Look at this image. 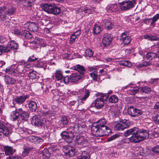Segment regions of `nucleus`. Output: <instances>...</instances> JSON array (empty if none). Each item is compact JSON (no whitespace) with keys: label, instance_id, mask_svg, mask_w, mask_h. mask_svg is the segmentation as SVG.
<instances>
[{"label":"nucleus","instance_id":"obj_1","mask_svg":"<svg viewBox=\"0 0 159 159\" xmlns=\"http://www.w3.org/2000/svg\"><path fill=\"white\" fill-rule=\"evenodd\" d=\"M106 120L104 118H101L91 127L92 133L98 137H102L107 135L110 132V129L105 125Z\"/></svg>","mask_w":159,"mask_h":159},{"label":"nucleus","instance_id":"obj_2","mask_svg":"<svg viewBox=\"0 0 159 159\" xmlns=\"http://www.w3.org/2000/svg\"><path fill=\"white\" fill-rule=\"evenodd\" d=\"M74 94L78 95L77 101L79 104L81 105L85 103L89 96L90 92L88 89L83 88L79 90L78 92H75Z\"/></svg>","mask_w":159,"mask_h":159},{"label":"nucleus","instance_id":"obj_3","mask_svg":"<svg viewBox=\"0 0 159 159\" xmlns=\"http://www.w3.org/2000/svg\"><path fill=\"white\" fill-rule=\"evenodd\" d=\"M42 9L48 13L56 15L59 13L61 9L60 8L56 7L52 3L51 4H44L42 6Z\"/></svg>","mask_w":159,"mask_h":159},{"label":"nucleus","instance_id":"obj_4","mask_svg":"<svg viewBox=\"0 0 159 159\" xmlns=\"http://www.w3.org/2000/svg\"><path fill=\"white\" fill-rule=\"evenodd\" d=\"M128 133L132 134L137 133L140 141L148 138L149 137V134L147 130L143 129L139 130L136 127L131 129Z\"/></svg>","mask_w":159,"mask_h":159},{"label":"nucleus","instance_id":"obj_5","mask_svg":"<svg viewBox=\"0 0 159 159\" xmlns=\"http://www.w3.org/2000/svg\"><path fill=\"white\" fill-rule=\"evenodd\" d=\"M75 142L80 148L86 147L89 144L87 138L84 136L79 135L76 137Z\"/></svg>","mask_w":159,"mask_h":159},{"label":"nucleus","instance_id":"obj_6","mask_svg":"<svg viewBox=\"0 0 159 159\" xmlns=\"http://www.w3.org/2000/svg\"><path fill=\"white\" fill-rule=\"evenodd\" d=\"M135 0H125L121 2H119L120 9L122 10H127L134 7L136 4Z\"/></svg>","mask_w":159,"mask_h":159},{"label":"nucleus","instance_id":"obj_7","mask_svg":"<svg viewBox=\"0 0 159 159\" xmlns=\"http://www.w3.org/2000/svg\"><path fill=\"white\" fill-rule=\"evenodd\" d=\"M108 97L107 94H102L101 98L96 99L93 102V106L98 109L102 108L104 106V100L107 99Z\"/></svg>","mask_w":159,"mask_h":159},{"label":"nucleus","instance_id":"obj_8","mask_svg":"<svg viewBox=\"0 0 159 159\" xmlns=\"http://www.w3.org/2000/svg\"><path fill=\"white\" fill-rule=\"evenodd\" d=\"M46 123V119L41 118L39 116H34L31 120V123L33 125L39 127L43 126Z\"/></svg>","mask_w":159,"mask_h":159},{"label":"nucleus","instance_id":"obj_9","mask_svg":"<svg viewBox=\"0 0 159 159\" xmlns=\"http://www.w3.org/2000/svg\"><path fill=\"white\" fill-rule=\"evenodd\" d=\"M130 125L129 120H122L118 122L117 124L115 125V129L118 130H123L128 127Z\"/></svg>","mask_w":159,"mask_h":159},{"label":"nucleus","instance_id":"obj_10","mask_svg":"<svg viewBox=\"0 0 159 159\" xmlns=\"http://www.w3.org/2000/svg\"><path fill=\"white\" fill-rule=\"evenodd\" d=\"M19 66L16 64L12 65L10 67L7 68L5 70L6 72L11 75H13V74L15 73L21 72L23 71V70H20L19 68H18V67H19Z\"/></svg>","mask_w":159,"mask_h":159},{"label":"nucleus","instance_id":"obj_11","mask_svg":"<svg viewBox=\"0 0 159 159\" xmlns=\"http://www.w3.org/2000/svg\"><path fill=\"white\" fill-rule=\"evenodd\" d=\"M131 130V129H129L126 131L124 133L125 136L126 137L128 136L129 135H132L129 138L130 143H137L140 141L139 138L137 134V133L134 134H132L129 132V131Z\"/></svg>","mask_w":159,"mask_h":159},{"label":"nucleus","instance_id":"obj_12","mask_svg":"<svg viewBox=\"0 0 159 159\" xmlns=\"http://www.w3.org/2000/svg\"><path fill=\"white\" fill-rule=\"evenodd\" d=\"M128 113L131 116L136 117L141 115L143 112L142 111L137 109L133 107H130L128 109Z\"/></svg>","mask_w":159,"mask_h":159},{"label":"nucleus","instance_id":"obj_13","mask_svg":"<svg viewBox=\"0 0 159 159\" xmlns=\"http://www.w3.org/2000/svg\"><path fill=\"white\" fill-rule=\"evenodd\" d=\"M125 88H126L128 89L127 90L128 93L131 95L135 94L139 90V87L134 84H129L125 86Z\"/></svg>","mask_w":159,"mask_h":159},{"label":"nucleus","instance_id":"obj_14","mask_svg":"<svg viewBox=\"0 0 159 159\" xmlns=\"http://www.w3.org/2000/svg\"><path fill=\"white\" fill-rule=\"evenodd\" d=\"M61 135L62 138L68 143L71 142L74 137L73 133L67 131H63Z\"/></svg>","mask_w":159,"mask_h":159},{"label":"nucleus","instance_id":"obj_15","mask_svg":"<svg viewBox=\"0 0 159 159\" xmlns=\"http://www.w3.org/2000/svg\"><path fill=\"white\" fill-rule=\"evenodd\" d=\"M106 10L109 13H117L119 11L120 8L117 4H110L106 7Z\"/></svg>","mask_w":159,"mask_h":159},{"label":"nucleus","instance_id":"obj_16","mask_svg":"<svg viewBox=\"0 0 159 159\" xmlns=\"http://www.w3.org/2000/svg\"><path fill=\"white\" fill-rule=\"evenodd\" d=\"M24 27L25 30L28 29L29 30L33 32H37L38 30L37 25L34 23L28 22L25 23L24 25Z\"/></svg>","mask_w":159,"mask_h":159},{"label":"nucleus","instance_id":"obj_17","mask_svg":"<svg viewBox=\"0 0 159 159\" xmlns=\"http://www.w3.org/2000/svg\"><path fill=\"white\" fill-rule=\"evenodd\" d=\"M112 40L111 35L108 33L104 34L102 40V43L104 46H107L109 45Z\"/></svg>","mask_w":159,"mask_h":159},{"label":"nucleus","instance_id":"obj_18","mask_svg":"<svg viewBox=\"0 0 159 159\" xmlns=\"http://www.w3.org/2000/svg\"><path fill=\"white\" fill-rule=\"evenodd\" d=\"M6 49H5L6 52H8L11 50H17L19 48V45L16 43L15 41H12L9 42L7 45L5 47Z\"/></svg>","mask_w":159,"mask_h":159},{"label":"nucleus","instance_id":"obj_19","mask_svg":"<svg viewBox=\"0 0 159 159\" xmlns=\"http://www.w3.org/2000/svg\"><path fill=\"white\" fill-rule=\"evenodd\" d=\"M53 152V149L52 148H49L48 149L45 148L42 151L41 154L43 159H46L48 158L51 154Z\"/></svg>","mask_w":159,"mask_h":159},{"label":"nucleus","instance_id":"obj_20","mask_svg":"<svg viewBox=\"0 0 159 159\" xmlns=\"http://www.w3.org/2000/svg\"><path fill=\"white\" fill-rule=\"evenodd\" d=\"M120 40L125 44H127L130 43L131 39L127 34L123 33L121 34L120 36Z\"/></svg>","mask_w":159,"mask_h":159},{"label":"nucleus","instance_id":"obj_21","mask_svg":"<svg viewBox=\"0 0 159 159\" xmlns=\"http://www.w3.org/2000/svg\"><path fill=\"white\" fill-rule=\"evenodd\" d=\"M63 151L66 155L70 157H74L75 155V149L70 146L66 147L63 149Z\"/></svg>","mask_w":159,"mask_h":159},{"label":"nucleus","instance_id":"obj_22","mask_svg":"<svg viewBox=\"0 0 159 159\" xmlns=\"http://www.w3.org/2000/svg\"><path fill=\"white\" fill-rule=\"evenodd\" d=\"M85 121L83 119H80L78 120L74 126L75 129H80L81 128H85L86 127Z\"/></svg>","mask_w":159,"mask_h":159},{"label":"nucleus","instance_id":"obj_23","mask_svg":"<svg viewBox=\"0 0 159 159\" xmlns=\"http://www.w3.org/2000/svg\"><path fill=\"white\" fill-rule=\"evenodd\" d=\"M28 97V96L27 95H22L16 97L15 98L14 100L16 103L20 105L24 102Z\"/></svg>","mask_w":159,"mask_h":159},{"label":"nucleus","instance_id":"obj_24","mask_svg":"<svg viewBox=\"0 0 159 159\" xmlns=\"http://www.w3.org/2000/svg\"><path fill=\"white\" fill-rule=\"evenodd\" d=\"M83 76L82 75H79L77 73H73L70 76V80L72 82L76 83L81 80Z\"/></svg>","mask_w":159,"mask_h":159},{"label":"nucleus","instance_id":"obj_25","mask_svg":"<svg viewBox=\"0 0 159 159\" xmlns=\"http://www.w3.org/2000/svg\"><path fill=\"white\" fill-rule=\"evenodd\" d=\"M109 112L111 114L112 116L116 117L118 116L119 113V111L117 107L113 106L110 107Z\"/></svg>","mask_w":159,"mask_h":159},{"label":"nucleus","instance_id":"obj_26","mask_svg":"<svg viewBox=\"0 0 159 159\" xmlns=\"http://www.w3.org/2000/svg\"><path fill=\"white\" fill-rule=\"evenodd\" d=\"M95 10V8L94 7H91L90 8L88 7H85L84 8H81L79 9V11L84 12V13L87 15H89L93 13Z\"/></svg>","mask_w":159,"mask_h":159},{"label":"nucleus","instance_id":"obj_27","mask_svg":"<svg viewBox=\"0 0 159 159\" xmlns=\"http://www.w3.org/2000/svg\"><path fill=\"white\" fill-rule=\"evenodd\" d=\"M9 133L8 129L2 123L0 122V135H2L3 134L5 135H8Z\"/></svg>","mask_w":159,"mask_h":159},{"label":"nucleus","instance_id":"obj_28","mask_svg":"<svg viewBox=\"0 0 159 159\" xmlns=\"http://www.w3.org/2000/svg\"><path fill=\"white\" fill-rule=\"evenodd\" d=\"M71 69L78 71L81 74H83L85 71L84 66L79 64L73 66L71 67Z\"/></svg>","mask_w":159,"mask_h":159},{"label":"nucleus","instance_id":"obj_29","mask_svg":"<svg viewBox=\"0 0 159 159\" xmlns=\"http://www.w3.org/2000/svg\"><path fill=\"white\" fill-rule=\"evenodd\" d=\"M19 112L20 113V116L22 120H26L29 117L28 113L25 111H23L21 108L19 109Z\"/></svg>","mask_w":159,"mask_h":159},{"label":"nucleus","instance_id":"obj_30","mask_svg":"<svg viewBox=\"0 0 159 159\" xmlns=\"http://www.w3.org/2000/svg\"><path fill=\"white\" fill-rule=\"evenodd\" d=\"M18 64L19 66H23L25 69H27V70L29 69L31 70L32 68V65L31 64L28 62H25L23 61H19L18 63Z\"/></svg>","mask_w":159,"mask_h":159},{"label":"nucleus","instance_id":"obj_31","mask_svg":"<svg viewBox=\"0 0 159 159\" xmlns=\"http://www.w3.org/2000/svg\"><path fill=\"white\" fill-rule=\"evenodd\" d=\"M30 141L36 143H42L43 140L41 138L36 136H31L29 138Z\"/></svg>","mask_w":159,"mask_h":159},{"label":"nucleus","instance_id":"obj_32","mask_svg":"<svg viewBox=\"0 0 159 159\" xmlns=\"http://www.w3.org/2000/svg\"><path fill=\"white\" fill-rule=\"evenodd\" d=\"M4 80L7 84H14L16 83V80L8 76H5Z\"/></svg>","mask_w":159,"mask_h":159},{"label":"nucleus","instance_id":"obj_33","mask_svg":"<svg viewBox=\"0 0 159 159\" xmlns=\"http://www.w3.org/2000/svg\"><path fill=\"white\" fill-rule=\"evenodd\" d=\"M6 7L5 6L0 7V19L2 20L7 19V16L5 15Z\"/></svg>","mask_w":159,"mask_h":159},{"label":"nucleus","instance_id":"obj_34","mask_svg":"<svg viewBox=\"0 0 159 159\" xmlns=\"http://www.w3.org/2000/svg\"><path fill=\"white\" fill-rule=\"evenodd\" d=\"M11 115V119L15 121L17 120L20 115V113L19 112V109L12 111Z\"/></svg>","mask_w":159,"mask_h":159},{"label":"nucleus","instance_id":"obj_35","mask_svg":"<svg viewBox=\"0 0 159 159\" xmlns=\"http://www.w3.org/2000/svg\"><path fill=\"white\" fill-rule=\"evenodd\" d=\"M159 57L158 55L155 52H150L146 54V58L149 60H152Z\"/></svg>","mask_w":159,"mask_h":159},{"label":"nucleus","instance_id":"obj_36","mask_svg":"<svg viewBox=\"0 0 159 159\" xmlns=\"http://www.w3.org/2000/svg\"><path fill=\"white\" fill-rule=\"evenodd\" d=\"M30 110L32 111H35L37 108L36 103L34 101H31L29 104Z\"/></svg>","mask_w":159,"mask_h":159},{"label":"nucleus","instance_id":"obj_37","mask_svg":"<svg viewBox=\"0 0 159 159\" xmlns=\"http://www.w3.org/2000/svg\"><path fill=\"white\" fill-rule=\"evenodd\" d=\"M5 154L7 155H12L14 153V151L11 147L5 146L4 148Z\"/></svg>","mask_w":159,"mask_h":159},{"label":"nucleus","instance_id":"obj_38","mask_svg":"<svg viewBox=\"0 0 159 159\" xmlns=\"http://www.w3.org/2000/svg\"><path fill=\"white\" fill-rule=\"evenodd\" d=\"M15 12V10L13 7H10L7 10H5V15L7 16V18H9L8 17V16L13 14Z\"/></svg>","mask_w":159,"mask_h":159},{"label":"nucleus","instance_id":"obj_39","mask_svg":"<svg viewBox=\"0 0 159 159\" xmlns=\"http://www.w3.org/2000/svg\"><path fill=\"white\" fill-rule=\"evenodd\" d=\"M90 153L88 152L84 151L78 159H90Z\"/></svg>","mask_w":159,"mask_h":159},{"label":"nucleus","instance_id":"obj_40","mask_svg":"<svg viewBox=\"0 0 159 159\" xmlns=\"http://www.w3.org/2000/svg\"><path fill=\"white\" fill-rule=\"evenodd\" d=\"M159 19V13L154 16L152 18L146 19H145V21H147L148 20H152L151 22V25H155L156 21Z\"/></svg>","mask_w":159,"mask_h":159},{"label":"nucleus","instance_id":"obj_41","mask_svg":"<svg viewBox=\"0 0 159 159\" xmlns=\"http://www.w3.org/2000/svg\"><path fill=\"white\" fill-rule=\"evenodd\" d=\"M101 29L100 26L97 24H95L93 28V33L97 34L100 33Z\"/></svg>","mask_w":159,"mask_h":159},{"label":"nucleus","instance_id":"obj_42","mask_svg":"<svg viewBox=\"0 0 159 159\" xmlns=\"http://www.w3.org/2000/svg\"><path fill=\"white\" fill-rule=\"evenodd\" d=\"M80 104L78 103V101L77 102L75 101H72L70 102V105L71 108L72 110L74 111L78 108L79 105Z\"/></svg>","mask_w":159,"mask_h":159},{"label":"nucleus","instance_id":"obj_43","mask_svg":"<svg viewBox=\"0 0 159 159\" xmlns=\"http://www.w3.org/2000/svg\"><path fill=\"white\" fill-rule=\"evenodd\" d=\"M55 74L56 79L57 80H60L61 81L63 77L61 71L59 70H57Z\"/></svg>","mask_w":159,"mask_h":159},{"label":"nucleus","instance_id":"obj_44","mask_svg":"<svg viewBox=\"0 0 159 159\" xmlns=\"http://www.w3.org/2000/svg\"><path fill=\"white\" fill-rule=\"evenodd\" d=\"M103 23L105 28L107 29H110L112 27L113 25L111 23L107 20H104L103 21Z\"/></svg>","mask_w":159,"mask_h":159},{"label":"nucleus","instance_id":"obj_45","mask_svg":"<svg viewBox=\"0 0 159 159\" xmlns=\"http://www.w3.org/2000/svg\"><path fill=\"white\" fill-rule=\"evenodd\" d=\"M152 119L155 124H159V111L152 116Z\"/></svg>","mask_w":159,"mask_h":159},{"label":"nucleus","instance_id":"obj_46","mask_svg":"<svg viewBox=\"0 0 159 159\" xmlns=\"http://www.w3.org/2000/svg\"><path fill=\"white\" fill-rule=\"evenodd\" d=\"M140 91L142 93H149L151 92V89L148 86H145L141 87Z\"/></svg>","mask_w":159,"mask_h":159},{"label":"nucleus","instance_id":"obj_47","mask_svg":"<svg viewBox=\"0 0 159 159\" xmlns=\"http://www.w3.org/2000/svg\"><path fill=\"white\" fill-rule=\"evenodd\" d=\"M26 30H24L23 33V35L26 39H30L32 38V35L29 31Z\"/></svg>","mask_w":159,"mask_h":159},{"label":"nucleus","instance_id":"obj_48","mask_svg":"<svg viewBox=\"0 0 159 159\" xmlns=\"http://www.w3.org/2000/svg\"><path fill=\"white\" fill-rule=\"evenodd\" d=\"M118 98L116 95L111 96L109 99V101L111 103H116L118 101Z\"/></svg>","mask_w":159,"mask_h":159},{"label":"nucleus","instance_id":"obj_49","mask_svg":"<svg viewBox=\"0 0 159 159\" xmlns=\"http://www.w3.org/2000/svg\"><path fill=\"white\" fill-rule=\"evenodd\" d=\"M37 73L36 71L33 70L31 72H30L28 76L30 79L32 80L35 79L37 78Z\"/></svg>","mask_w":159,"mask_h":159},{"label":"nucleus","instance_id":"obj_50","mask_svg":"<svg viewBox=\"0 0 159 159\" xmlns=\"http://www.w3.org/2000/svg\"><path fill=\"white\" fill-rule=\"evenodd\" d=\"M85 54L86 57H90L93 56V52L90 49H87L85 51Z\"/></svg>","mask_w":159,"mask_h":159},{"label":"nucleus","instance_id":"obj_51","mask_svg":"<svg viewBox=\"0 0 159 159\" xmlns=\"http://www.w3.org/2000/svg\"><path fill=\"white\" fill-rule=\"evenodd\" d=\"M130 143L129 138H126L122 139L120 142L119 144L120 145H125L126 144Z\"/></svg>","mask_w":159,"mask_h":159},{"label":"nucleus","instance_id":"obj_52","mask_svg":"<svg viewBox=\"0 0 159 159\" xmlns=\"http://www.w3.org/2000/svg\"><path fill=\"white\" fill-rule=\"evenodd\" d=\"M120 64L123 66L129 67L131 66L132 64L131 62L128 61H122Z\"/></svg>","mask_w":159,"mask_h":159},{"label":"nucleus","instance_id":"obj_53","mask_svg":"<svg viewBox=\"0 0 159 159\" xmlns=\"http://www.w3.org/2000/svg\"><path fill=\"white\" fill-rule=\"evenodd\" d=\"M150 64L149 61H144L143 63L139 64L137 65V68H142L144 66H149Z\"/></svg>","mask_w":159,"mask_h":159},{"label":"nucleus","instance_id":"obj_54","mask_svg":"<svg viewBox=\"0 0 159 159\" xmlns=\"http://www.w3.org/2000/svg\"><path fill=\"white\" fill-rule=\"evenodd\" d=\"M61 123L62 124L64 125L68 124V121L67 117L66 116H63L61 117Z\"/></svg>","mask_w":159,"mask_h":159},{"label":"nucleus","instance_id":"obj_55","mask_svg":"<svg viewBox=\"0 0 159 159\" xmlns=\"http://www.w3.org/2000/svg\"><path fill=\"white\" fill-rule=\"evenodd\" d=\"M97 71H94L90 73V76L93 80H96L98 77Z\"/></svg>","mask_w":159,"mask_h":159},{"label":"nucleus","instance_id":"obj_56","mask_svg":"<svg viewBox=\"0 0 159 159\" xmlns=\"http://www.w3.org/2000/svg\"><path fill=\"white\" fill-rule=\"evenodd\" d=\"M40 112L41 113L45 116H52V111H46L42 109L40 111Z\"/></svg>","mask_w":159,"mask_h":159},{"label":"nucleus","instance_id":"obj_57","mask_svg":"<svg viewBox=\"0 0 159 159\" xmlns=\"http://www.w3.org/2000/svg\"><path fill=\"white\" fill-rule=\"evenodd\" d=\"M37 66L39 67L43 68L45 70L46 68V63L45 62L40 61L38 62Z\"/></svg>","mask_w":159,"mask_h":159},{"label":"nucleus","instance_id":"obj_58","mask_svg":"<svg viewBox=\"0 0 159 159\" xmlns=\"http://www.w3.org/2000/svg\"><path fill=\"white\" fill-rule=\"evenodd\" d=\"M70 79L68 76H66L65 77H63L61 81V82H63L66 84H67L69 82Z\"/></svg>","mask_w":159,"mask_h":159},{"label":"nucleus","instance_id":"obj_59","mask_svg":"<svg viewBox=\"0 0 159 159\" xmlns=\"http://www.w3.org/2000/svg\"><path fill=\"white\" fill-rule=\"evenodd\" d=\"M39 45L42 47H45L46 46V44L45 41L42 39L40 38V40H39Z\"/></svg>","mask_w":159,"mask_h":159},{"label":"nucleus","instance_id":"obj_60","mask_svg":"<svg viewBox=\"0 0 159 159\" xmlns=\"http://www.w3.org/2000/svg\"><path fill=\"white\" fill-rule=\"evenodd\" d=\"M149 40L151 41H158L159 40V38L156 35H151Z\"/></svg>","mask_w":159,"mask_h":159},{"label":"nucleus","instance_id":"obj_61","mask_svg":"<svg viewBox=\"0 0 159 159\" xmlns=\"http://www.w3.org/2000/svg\"><path fill=\"white\" fill-rule=\"evenodd\" d=\"M76 38L75 35L72 34L70 40V43L71 44L74 43Z\"/></svg>","mask_w":159,"mask_h":159},{"label":"nucleus","instance_id":"obj_62","mask_svg":"<svg viewBox=\"0 0 159 159\" xmlns=\"http://www.w3.org/2000/svg\"><path fill=\"white\" fill-rule=\"evenodd\" d=\"M30 149L28 148H26L24 149L22 155L23 156L25 157L30 152Z\"/></svg>","mask_w":159,"mask_h":159},{"label":"nucleus","instance_id":"obj_63","mask_svg":"<svg viewBox=\"0 0 159 159\" xmlns=\"http://www.w3.org/2000/svg\"><path fill=\"white\" fill-rule=\"evenodd\" d=\"M7 42V38L3 36H0V43H3L6 42Z\"/></svg>","mask_w":159,"mask_h":159},{"label":"nucleus","instance_id":"obj_64","mask_svg":"<svg viewBox=\"0 0 159 159\" xmlns=\"http://www.w3.org/2000/svg\"><path fill=\"white\" fill-rule=\"evenodd\" d=\"M152 151L156 153H159V146L154 147L152 148Z\"/></svg>","mask_w":159,"mask_h":159}]
</instances>
